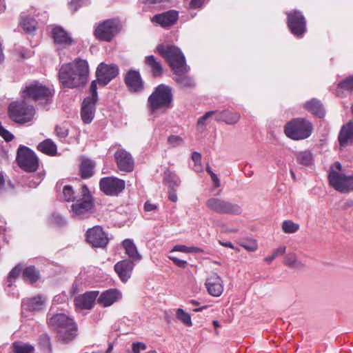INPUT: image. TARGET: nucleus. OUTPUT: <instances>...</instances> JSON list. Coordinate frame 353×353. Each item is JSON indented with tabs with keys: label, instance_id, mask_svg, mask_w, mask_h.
Here are the masks:
<instances>
[{
	"label": "nucleus",
	"instance_id": "obj_1",
	"mask_svg": "<svg viewBox=\"0 0 353 353\" xmlns=\"http://www.w3.org/2000/svg\"><path fill=\"white\" fill-rule=\"evenodd\" d=\"M89 77V66L85 59H75L72 62L63 64L59 72L62 85L68 88L83 86Z\"/></svg>",
	"mask_w": 353,
	"mask_h": 353
},
{
	"label": "nucleus",
	"instance_id": "obj_2",
	"mask_svg": "<svg viewBox=\"0 0 353 353\" xmlns=\"http://www.w3.org/2000/svg\"><path fill=\"white\" fill-rule=\"evenodd\" d=\"M48 325L57 332L58 340L64 344L70 343L77 336V323L64 314L52 315L48 319Z\"/></svg>",
	"mask_w": 353,
	"mask_h": 353
},
{
	"label": "nucleus",
	"instance_id": "obj_3",
	"mask_svg": "<svg viewBox=\"0 0 353 353\" xmlns=\"http://www.w3.org/2000/svg\"><path fill=\"white\" fill-rule=\"evenodd\" d=\"M157 52L167 61L174 73H187L190 70L185 57L179 48L159 44L157 47Z\"/></svg>",
	"mask_w": 353,
	"mask_h": 353
},
{
	"label": "nucleus",
	"instance_id": "obj_4",
	"mask_svg": "<svg viewBox=\"0 0 353 353\" xmlns=\"http://www.w3.org/2000/svg\"><path fill=\"white\" fill-rule=\"evenodd\" d=\"M172 100V88L165 84H160L148 97V105L152 113L159 110L166 111L171 108Z\"/></svg>",
	"mask_w": 353,
	"mask_h": 353
},
{
	"label": "nucleus",
	"instance_id": "obj_5",
	"mask_svg": "<svg viewBox=\"0 0 353 353\" xmlns=\"http://www.w3.org/2000/svg\"><path fill=\"white\" fill-rule=\"evenodd\" d=\"M314 132V125L308 119L298 117L288 121V138L294 141L308 139Z\"/></svg>",
	"mask_w": 353,
	"mask_h": 353
},
{
	"label": "nucleus",
	"instance_id": "obj_6",
	"mask_svg": "<svg viewBox=\"0 0 353 353\" xmlns=\"http://www.w3.org/2000/svg\"><path fill=\"white\" fill-rule=\"evenodd\" d=\"M341 171L342 165L339 162H336L330 167L328 174L330 184L339 192L352 191L353 175L346 176Z\"/></svg>",
	"mask_w": 353,
	"mask_h": 353
},
{
	"label": "nucleus",
	"instance_id": "obj_7",
	"mask_svg": "<svg viewBox=\"0 0 353 353\" xmlns=\"http://www.w3.org/2000/svg\"><path fill=\"white\" fill-rule=\"evenodd\" d=\"M341 171L342 165L339 162H336L330 167L328 174L330 184L339 192L352 191L353 175L346 176Z\"/></svg>",
	"mask_w": 353,
	"mask_h": 353
},
{
	"label": "nucleus",
	"instance_id": "obj_8",
	"mask_svg": "<svg viewBox=\"0 0 353 353\" xmlns=\"http://www.w3.org/2000/svg\"><path fill=\"white\" fill-rule=\"evenodd\" d=\"M205 205L210 210L217 214L239 216L243 213L241 205L217 197L208 199L205 201Z\"/></svg>",
	"mask_w": 353,
	"mask_h": 353
},
{
	"label": "nucleus",
	"instance_id": "obj_9",
	"mask_svg": "<svg viewBox=\"0 0 353 353\" xmlns=\"http://www.w3.org/2000/svg\"><path fill=\"white\" fill-rule=\"evenodd\" d=\"M8 112L13 121L23 124L32 120L34 114V109L24 101H16L10 104Z\"/></svg>",
	"mask_w": 353,
	"mask_h": 353
},
{
	"label": "nucleus",
	"instance_id": "obj_10",
	"mask_svg": "<svg viewBox=\"0 0 353 353\" xmlns=\"http://www.w3.org/2000/svg\"><path fill=\"white\" fill-rule=\"evenodd\" d=\"M90 91L91 95L84 99L81 105V117L85 123H90L94 117L97 92L96 81L91 83Z\"/></svg>",
	"mask_w": 353,
	"mask_h": 353
},
{
	"label": "nucleus",
	"instance_id": "obj_11",
	"mask_svg": "<svg viewBox=\"0 0 353 353\" xmlns=\"http://www.w3.org/2000/svg\"><path fill=\"white\" fill-rule=\"evenodd\" d=\"M17 161L19 167L27 172H34L39 166L34 152L24 145H20L18 148Z\"/></svg>",
	"mask_w": 353,
	"mask_h": 353
},
{
	"label": "nucleus",
	"instance_id": "obj_12",
	"mask_svg": "<svg viewBox=\"0 0 353 353\" xmlns=\"http://www.w3.org/2000/svg\"><path fill=\"white\" fill-rule=\"evenodd\" d=\"M92 208V196L80 197L74 201L70 213L74 219H84L91 214Z\"/></svg>",
	"mask_w": 353,
	"mask_h": 353
},
{
	"label": "nucleus",
	"instance_id": "obj_13",
	"mask_svg": "<svg viewBox=\"0 0 353 353\" xmlns=\"http://www.w3.org/2000/svg\"><path fill=\"white\" fill-rule=\"evenodd\" d=\"M53 93L52 90L38 81H34L26 85L23 91L24 97H31L37 101L51 100Z\"/></svg>",
	"mask_w": 353,
	"mask_h": 353
},
{
	"label": "nucleus",
	"instance_id": "obj_14",
	"mask_svg": "<svg viewBox=\"0 0 353 353\" xmlns=\"http://www.w3.org/2000/svg\"><path fill=\"white\" fill-rule=\"evenodd\" d=\"M119 32L118 22L114 19H108L100 23L94 30V36L97 39L110 41Z\"/></svg>",
	"mask_w": 353,
	"mask_h": 353
},
{
	"label": "nucleus",
	"instance_id": "obj_15",
	"mask_svg": "<svg viewBox=\"0 0 353 353\" xmlns=\"http://www.w3.org/2000/svg\"><path fill=\"white\" fill-rule=\"evenodd\" d=\"M101 191L110 196H117L125 188V181L116 177H104L100 180Z\"/></svg>",
	"mask_w": 353,
	"mask_h": 353
},
{
	"label": "nucleus",
	"instance_id": "obj_16",
	"mask_svg": "<svg viewBox=\"0 0 353 353\" xmlns=\"http://www.w3.org/2000/svg\"><path fill=\"white\" fill-rule=\"evenodd\" d=\"M119 74V68L115 64H106L101 63L97 69V80L103 85H107L112 79L115 78Z\"/></svg>",
	"mask_w": 353,
	"mask_h": 353
},
{
	"label": "nucleus",
	"instance_id": "obj_17",
	"mask_svg": "<svg viewBox=\"0 0 353 353\" xmlns=\"http://www.w3.org/2000/svg\"><path fill=\"white\" fill-rule=\"evenodd\" d=\"M288 27L296 37L303 35L306 31V21L301 12L295 10L288 13Z\"/></svg>",
	"mask_w": 353,
	"mask_h": 353
},
{
	"label": "nucleus",
	"instance_id": "obj_18",
	"mask_svg": "<svg viewBox=\"0 0 353 353\" xmlns=\"http://www.w3.org/2000/svg\"><path fill=\"white\" fill-rule=\"evenodd\" d=\"M86 240L93 247L103 248L108 243V238L100 226L89 229L86 233Z\"/></svg>",
	"mask_w": 353,
	"mask_h": 353
},
{
	"label": "nucleus",
	"instance_id": "obj_19",
	"mask_svg": "<svg viewBox=\"0 0 353 353\" xmlns=\"http://www.w3.org/2000/svg\"><path fill=\"white\" fill-rule=\"evenodd\" d=\"M118 168L123 172H130L134 170V162L131 154L124 149H119L114 154Z\"/></svg>",
	"mask_w": 353,
	"mask_h": 353
},
{
	"label": "nucleus",
	"instance_id": "obj_20",
	"mask_svg": "<svg viewBox=\"0 0 353 353\" xmlns=\"http://www.w3.org/2000/svg\"><path fill=\"white\" fill-rule=\"evenodd\" d=\"M205 285L208 292L212 296H220L223 292V280L215 272H211L207 277Z\"/></svg>",
	"mask_w": 353,
	"mask_h": 353
},
{
	"label": "nucleus",
	"instance_id": "obj_21",
	"mask_svg": "<svg viewBox=\"0 0 353 353\" xmlns=\"http://www.w3.org/2000/svg\"><path fill=\"white\" fill-rule=\"evenodd\" d=\"M51 34L54 43L62 48H66L74 42L71 35L61 26L54 27Z\"/></svg>",
	"mask_w": 353,
	"mask_h": 353
},
{
	"label": "nucleus",
	"instance_id": "obj_22",
	"mask_svg": "<svg viewBox=\"0 0 353 353\" xmlns=\"http://www.w3.org/2000/svg\"><path fill=\"white\" fill-rule=\"evenodd\" d=\"M134 266V264L132 260L125 259L117 262L114 268L119 279L125 283L130 278Z\"/></svg>",
	"mask_w": 353,
	"mask_h": 353
},
{
	"label": "nucleus",
	"instance_id": "obj_23",
	"mask_svg": "<svg viewBox=\"0 0 353 353\" xmlns=\"http://www.w3.org/2000/svg\"><path fill=\"white\" fill-rule=\"evenodd\" d=\"M125 82L130 92H140L144 88L140 73L136 70H130L127 73Z\"/></svg>",
	"mask_w": 353,
	"mask_h": 353
},
{
	"label": "nucleus",
	"instance_id": "obj_24",
	"mask_svg": "<svg viewBox=\"0 0 353 353\" xmlns=\"http://www.w3.org/2000/svg\"><path fill=\"white\" fill-rule=\"evenodd\" d=\"M98 294V291H90L76 296L74 300L76 307L81 310H90Z\"/></svg>",
	"mask_w": 353,
	"mask_h": 353
},
{
	"label": "nucleus",
	"instance_id": "obj_25",
	"mask_svg": "<svg viewBox=\"0 0 353 353\" xmlns=\"http://www.w3.org/2000/svg\"><path fill=\"white\" fill-rule=\"evenodd\" d=\"M121 292L117 289H110L103 292L98 298V303L103 307H108L120 300Z\"/></svg>",
	"mask_w": 353,
	"mask_h": 353
},
{
	"label": "nucleus",
	"instance_id": "obj_26",
	"mask_svg": "<svg viewBox=\"0 0 353 353\" xmlns=\"http://www.w3.org/2000/svg\"><path fill=\"white\" fill-rule=\"evenodd\" d=\"M338 140L341 148H344L353 143L352 122L350 121L341 128L339 134Z\"/></svg>",
	"mask_w": 353,
	"mask_h": 353
},
{
	"label": "nucleus",
	"instance_id": "obj_27",
	"mask_svg": "<svg viewBox=\"0 0 353 353\" xmlns=\"http://www.w3.org/2000/svg\"><path fill=\"white\" fill-rule=\"evenodd\" d=\"M178 19V12L175 10L154 15L152 21L157 22L163 27H168L174 24Z\"/></svg>",
	"mask_w": 353,
	"mask_h": 353
},
{
	"label": "nucleus",
	"instance_id": "obj_28",
	"mask_svg": "<svg viewBox=\"0 0 353 353\" xmlns=\"http://www.w3.org/2000/svg\"><path fill=\"white\" fill-rule=\"evenodd\" d=\"M45 301V298L41 296L27 298L23 300L22 307L23 310L32 312L39 311L43 308Z\"/></svg>",
	"mask_w": 353,
	"mask_h": 353
},
{
	"label": "nucleus",
	"instance_id": "obj_29",
	"mask_svg": "<svg viewBox=\"0 0 353 353\" xmlns=\"http://www.w3.org/2000/svg\"><path fill=\"white\" fill-rule=\"evenodd\" d=\"M215 119L217 121H222L229 125L236 123L240 119V114L238 112H232L228 110L218 112Z\"/></svg>",
	"mask_w": 353,
	"mask_h": 353
},
{
	"label": "nucleus",
	"instance_id": "obj_30",
	"mask_svg": "<svg viewBox=\"0 0 353 353\" xmlns=\"http://www.w3.org/2000/svg\"><path fill=\"white\" fill-rule=\"evenodd\" d=\"M145 63L150 68L153 77H158L162 75L163 67L161 63L157 61L153 55L145 57Z\"/></svg>",
	"mask_w": 353,
	"mask_h": 353
},
{
	"label": "nucleus",
	"instance_id": "obj_31",
	"mask_svg": "<svg viewBox=\"0 0 353 353\" xmlns=\"http://www.w3.org/2000/svg\"><path fill=\"white\" fill-rule=\"evenodd\" d=\"M95 167V163L89 159L83 158L80 164V174L83 179H88L92 176L94 173V169Z\"/></svg>",
	"mask_w": 353,
	"mask_h": 353
},
{
	"label": "nucleus",
	"instance_id": "obj_32",
	"mask_svg": "<svg viewBox=\"0 0 353 353\" xmlns=\"http://www.w3.org/2000/svg\"><path fill=\"white\" fill-rule=\"evenodd\" d=\"M184 73H174L173 79L181 87L185 88H193L195 87L194 79L188 75H183Z\"/></svg>",
	"mask_w": 353,
	"mask_h": 353
},
{
	"label": "nucleus",
	"instance_id": "obj_33",
	"mask_svg": "<svg viewBox=\"0 0 353 353\" xmlns=\"http://www.w3.org/2000/svg\"><path fill=\"white\" fill-rule=\"evenodd\" d=\"M305 108L313 114L318 117H323L325 115V110L321 102L313 99L305 104Z\"/></svg>",
	"mask_w": 353,
	"mask_h": 353
},
{
	"label": "nucleus",
	"instance_id": "obj_34",
	"mask_svg": "<svg viewBox=\"0 0 353 353\" xmlns=\"http://www.w3.org/2000/svg\"><path fill=\"white\" fill-rule=\"evenodd\" d=\"M122 244L125 250V253L130 259H132L133 261L141 260V256L138 252L137 246L132 240L125 239Z\"/></svg>",
	"mask_w": 353,
	"mask_h": 353
},
{
	"label": "nucleus",
	"instance_id": "obj_35",
	"mask_svg": "<svg viewBox=\"0 0 353 353\" xmlns=\"http://www.w3.org/2000/svg\"><path fill=\"white\" fill-rule=\"evenodd\" d=\"M37 149L40 152L50 156L56 154L57 150L56 144L50 139L41 142L37 145Z\"/></svg>",
	"mask_w": 353,
	"mask_h": 353
},
{
	"label": "nucleus",
	"instance_id": "obj_36",
	"mask_svg": "<svg viewBox=\"0 0 353 353\" xmlns=\"http://www.w3.org/2000/svg\"><path fill=\"white\" fill-rule=\"evenodd\" d=\"M22 276L25 281L34 283L39 279V272L34 266L31 265L23 270Z\"/></svg>",
	"mask_w": 353,
	"mask_h": 353
},
{
	"label": "nucleus",
	"instance_id": "obj_37",
	"mask_svg": "<svg viewBox=\"0 0 353 353\" xmlns=\"http://www.w3.org/2000/svg\"><path fill=\"white\" fill-rule=\"evenodd\" d=\"M164 180L168 184L169 188H176L181 183L179 177L170 170H166L164 172Z\"/></svg>",
	"mask_w": 353,
	"mask_h": 353
},
{
	"label": "nucleus",
	"instance_id": "obj_38",
	"mask_svg": "<svg viewBox=\"0 0 353 353\" xmlns=\"http://www.w3.org/2000/svg\"><path fill=\"white\" fill-rule=\"evenodd\" d=\"M297 161L304 165H310L314 162L313 154L310 151L305 150L296 154Z\"/></svg>",
	"mask_w": 353,
	"mask_h": 353
},
{
	"label": "nucleus",
	"instance_id": "obj_39",
	"mask_svg": "<svg viewBox=\"0 0 353 353\" xmlns=\"http://www.w3.org/2000/svg\"><path fill=\"white\" fill-rule=\"evenodd\" d=\"M12 347L14 353H32L34 350L32 345L21 341H15L13 343Z\"/></svg>",
	"mask_w": 353,
	"mask_h": 353
},
{
	"label": "nucleus",
	"instance_id": "obj_40",
	"mask_svg": "<svg viewBox=\"0 0 353 353\" xmlns=\"http://www.w3.org/2000/svg\"><path fill=\"white\" fill-rule=\"evenodd\" d=\"M288 268L294 271H299L305 268V264L301 261L294 253L288 254Z\"/></svg>",
	"mask_w": 353,
	"mask_h": 353
},
{
	"label": "nucleus",
	"instance_id": "obj_41",
	"mask_svg": "<svg viewBox=\"0 0 353 353\" xmlns=\"http://www.w3.org/2000/svg\"><path fill=\"white\" fill-rule=\"evenodd\" d=\"M36 21L30 17H23L20 22V24L23 29L28 33L35 30L36 28Z\"/></svg>",
	"mask_w": 353,
	"mask_h": 353
},
{
	"label": "nucleus",
	"instance_id": "obj_42",
	"mask_svg": "<svg viewBox=\"0 0 353 353\" xmlns=\"http://www.w3.org/2000/svg\"><path fill=\"white\" fill-rule=\"evenodd\" d=\"M176 318L187 326H192V323L190 315L185 312L183 309L179 308L176 312Z\"/></svg>",
	"mask_w": 353,
	"mask_h": 353
},
{
	"label": "nucleus",
	"instance_id": "obj_43",
	"mask_svg": "<svg viewBox=\"0 0 353 353\" xmlns=\"http://www.w3.org/2000/svg\"><path fill=\"white\" fill-rule=\"evenodd\" d=\"M23 266L21 264H18L10 271L7 280L8 287L12 286L13 280L19 276L21 272Z\"/></svg>",
	"mask_w": 353,
	"mask_h": 353
},
{
	"label": "nucleus",
	"instance_id": "obj_44",
	"mask_svg": "<svg viewBox=\"0 0 353 353\" xmlns=\"http://www.w3.org/2000/svg\"><path fill=\"white\" fill-rule=\"evenodd\" d=\"M63 199L65 201L70 202L73 201L77 199V198L74 196V192L70 185H65L63 189Z\"/></svg>",
	"mask_w": 353,
	"mask_h": 353
},
{
	"label": "nucleus",
	"instance_id": "obj_45",
	"mask_svg": "<svg viewBox=\"0 0 353 353\" xmlns=\"http://www.w3.org/2000/svg\"><path fill=\"white\" fill-rule=\"evenodd\" d=\"M50 223L58 227H62L66 225V220L59 213H52L50 218Z\"/></svg>",
	"mask_w": 353,
	"mask_h": 353
},
{
	"label": "nucleus",
	"instance_id": "obj_46",
	"mask_svg": "<svg viewBox=\"0 0 353 353\" xmlns=\"http://www.w3.org/2000/svg\"><path fill=\"white\" fill-rule=\"evenodd\" d=\"M339 87L349 91H353V75L340 82Z\"/></svg>",
	"mask_w": 353,
	"mask_h": 353
},
{
	"label": "nucleus",
	"instance_id": "obj_47",
	"mask_svg": "<svg viewBox=\"0 0 353 353\" xmlns=\"http://www.w3.org/2000/svg\"><path fill=\"white\" fill-rule=\"evenodd\" d=\"M192 159L194 162L195 170L199 172L201 170V155L197 152H194L192 154Z\"/></svg>",
	"mask_w": 353,
	"mask_h": 353
},
{
	"label": "nucleus",
	"instance_id": "obj_48",
	"mask_svg": "<svg viewBox=\"0 0 353 353\" xmlns=\"http://www.w3.org/2000/svg\"><path fill=\"white\" fill-rule=\"evenodd\" d=\"M57 135L60 139H64L68 135V129L63 125H57L55 128Z\"/></svg>",
	"mask_w": 353,
	"mask_h": 353
},
{
	"label": "nucleus",
	"instance_id": "obj_49",
	"mask_svg": "<svg viewBox=\"0 0 353 353\" xmlns=\"http://www.w3.org/2000/svg\"><path fill=\"white\" fill-rule=\"evenodd\" d=\"M168 141L172 147H176L182 144L183 139L179 136L171 135L168 137Z\"/></svg>",
	"mask_w": 353,
	"mask_h": 353
},
{
	"label": "nucleus",
	"instance_id": "obj_50",
	"mask_svg": "<svg viewBox=\"0 0 353 353\" xmlns=\"http://www.w3.org/2000/svg\"><path fill=\"white\" fill-rule=\"evenodd\" d=\"M83 5V0H72L69 4V9L72 12H76Z\"/></svg>",
	"mask_w": 353,
	"mask_h": 353
},
{
	"label": "nucleus",
	"instance_id": "obj_51",
	"mask_svg": "<svg viewBox=\"0 0 353 353\" xmlns=\"http://www.w3.org/2000/svg\"><path fill=\"white\" fill-rule=\"evenodd\" d=\"M0 135L6 141H10L13 139L14 136L9 131L5 129L0 123Z\"/></svg>",
	"mask_w": 353,
	"mask_h": 353
},
{
	"label": "nucleus",
	"instance_id": "obj_52",
	"mask_svg": "<svg viewBox=\"0 0 353 353\" xmlns=\"http://www.w3.org/2000/svg\"><path fill=\"white\" fill-rule=\"evenodd\" d=\"M206 171L210 174L211 179L214 183V186L215 188H219L221 185L220 180L218 178L217 175L212 172L210 166L206 168Z\"/></svg>",
	"mask_w": 353,
	"mask_h": 353
},
{
	"label": "nucleus",
	"instance_id": "obj_53",
	"mask_svg": "<svg viewBox=\"0 0 353 353\" xmlns=\"http://www.w3.org/2000/svg\"><path fill=\"white\" fill-rule=\"evenodd\" d=\"M146 345L142 342L133 343L132 345V353H140L141 350H145Z\"/></svg>",
	"mask_w": 353,
	"mask_h": 353
},
{
	"label": "nucleus",
	"instance_id": "obj_54",
	"mask_svg": "<svg viewBox=\"0 0 353 353\" xmlns=\"http://www.w3.org/2000/svg\"><path fill=\"white\" fill-rule=\"evenodd\" d=\"M169 259L172 260L176 265L181 268H185L188 265L186 261L180 259L173 255L169 256Z\"/></svg>",
	"mask_w": 353,
	"mask_h": 353
},
{
	"label": "nucleus",
	"instance_id": "obj_55",
	"mask_svg": "<svg viewBox=\"0 0 353 353\" xmlns=\"http://www.w3.org/2000/svg\"><path fill=\"white\" fill-rule=\"evenodd\" d=\"M216 113L215 111H209L205 113V114L201 117L197 121L198 125H204L205 124V121L214 115Z\"/></svg>",
	"mask_w": 353,
	"mask_h": 353
},
{
	"label": "nucleus",
	"instance_id": "obj_56",
	"mask_svg": "<svg viewBox=\"0 0 353 353\" xmlns=\"http://www.w3.org/2000/svg\"><path fill=\"white\" fill-rule=\"evenodd\" d=\"M299 229V225L288 220V233L296 232Z\"/></svg>",
	"mask_w": 353,
	"mask_h": 353
},
{
	"label": "nucleus",
	"instance_id": "obj_57",
	"mask_svg": "<svg viewBox=\"0 0 353 353\" xmlns=\"http://www.w3.org/2000/svg\"><path fill=\"white\" fill-rule=\"evenodd\" d=\"M168 198L170 201H172L173 202L177 201L178 197L176 195V190L175 188H169Z\"/></svg>",
	"mask_w": 353,
	"mask_h": 353
},
{
	"label": "nucleus",
	"instance_id": "obj_58",
	"mask_svg": "<svg viewBox=\"0 0 353 353\" xmlns=\"http://www.w3.org/2000/svg\"><path fill=\"white\" fill-rule=\"evenodd\" d=\"M174 252H181L184 253H188V246L184 245H176L172 248L170 253H172Z\"/></svg>",
	"mask_w": 353,
	"mask_h": 353
},
{
	"label": "nucleus",
	"instance_id": "obj_59",
	"mask_svg": "<svg viewBox=\"0 0 353 353\" xmlns=\"http://www.w3.org/2000/svg\"><path fill=\"white\" fill-rule=\"evenodd\" d=\"M241 246L250 252L255 251L257 249V245L255 242L251 243L250 244H241Z\"/></svg>",
	"mask_w": 353,
	"mask_h": 353
},
{
	"label": "nucleus",
	"instance_id": "obj_60",
	"mask_svg": "<svg viewBox=\"0 0 353 353\" xmlns=\"http://www.w3.org/2000/svg\"><path fill=\"white\" fill-rule=\"evenodd\" d=\"M157 206L155 204H152L149 201L145 202L144 205V209L146 212H150L157 209Z\"/></svg>",
	"mask_w": 353,
	"mask_h": 353
},
{
	"label": "nucleus",
	"instance_id": "obj_61",
	"mask_svg": "<svg viewBox=\"0 0 353 353\" xmlns=\"http://www.w3.org/2000/svg\"><path fill=\"white\" fill-rule=\"evenodd\" d=\"M204 0H191L190 7L192 8H199L203 3Z\"/></svg>",
	"mask_w": 353,
	"mask_h": 353
},
{
	"label": "nucleus",
	"instance_id": "obj_62",
	"mask_svg": "<svg viewBox=\"0 0 353 353\" xmlns=\"http://www.w3.org/2000/svg\"><path fill=\"white\" fill-rule=\"evenodd\" d=\"M285 252V246H280L279 248H277L272 254L275 255L276 257L284 254Z\"/></svg>",
	"mask_w": 353,
	"mask_h": 353
},
{
	"label": "nucleus",
	"instance_id": "obj_63",
	"mask_svg": "<svg viewBox=\"0 0 353 353\" xmlns=\"http://www.w3.org/2000/svg\"><path fill=\"white\" fill-rule=\"evenodd\" d=\"M188 253H200L203 252L201 248L195 246L188 247Z\"/></svg>",
	"mask_w": 353,
	"mask_h": 353
},
{
	"label": "nucleus",
	"instance_id": "obj_64",
	"mask_svg": "<svg viewBox=\"0 0 353 353\" xmlns=\"http://www.w3.org/2000/svg\"><path fill=\"white\" fill-rule=\"evenodd\" d=\"M81 193V197L91 196L89 192V190L85 185L82 186Z\"/></svg>",
	"mask_w": 353,
	"mask_h": 353
}]
</instances>
